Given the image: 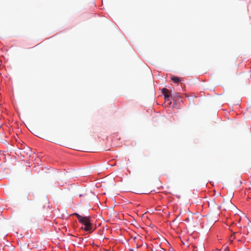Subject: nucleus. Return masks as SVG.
<instances>
[{"label":"nucleus","mask_w":251,"mask_h":251,"mask_svg":"<svg viewBox=\"0 0 251 251\" xmlns=\"http://www.w3.org/2000/svg\"><path fill=\"white\" fill-rule=\"evenodd\" d=\"M74 215L76 216L80 223L85 226V227L83 228L85 231L92 232L94 230V229L92 226L90 222V219L89 217L81 216L76 213H75Z\"/></svg>","instance_id":"obj_1"},{"label":"nucleus","mask_w":251,"mask_h":251,"mask_svg":"<svg viewBox=\"0 0 251 251\" xmlns=\"http://www.w3.org/2000/svg\"><path fill=\"white\" fill-rule=\"evenodd\" d=\"M171 78V80L175 83H178L183 80L182 78H179L175 76H172Z\"/></svg>","instance_id":"obj_2"},{"label":"nucleus","mask_w":251,"mask_h":251,"mask_svg":"<svg viewBox=\"0 0 251 251\" xmlns=\"http://www.w3.org/2000/svg\"><path fill=\"white\" fill-rule=\"evenodd\" d=\"M162 92L163 94L164 95L165 99L166 100L167 99V98L169 97V93L170 92H169V91L168 89H167L165 88H164L162 89Z\"/></svg>","instance_id":"obj_3"},{"label":"nucleus","mask_w":251,"mask_h":251,"mask_svg":"<svg viewBox=\"0 0 251 251\" xmlns=\"http://www.w3.org/2000/svg\"><path fill=\"white\" fill-rule=\"evenodd\" d=\"M229 251V249L228 247H226L225 249V251Z\"/></svg>","instance_id":"obj_4"},{"label":"nucleus","mask_w":251,"mask_h":251,"mask_svg":"<svg viewBox=\"0 0 251 251\" xmlns=\"http://www.w3.org/2000/svg\"><path fill=\"white\" fill-rule=\"evenodd\" d=\"M185 221H186L188 222V221H189V218H187V219L185 220Z\"/></svg>","instance_id":"obj_5"},{"label":"nucleus","mask_w":251,"mask_h":251,"mask_svg":"<svg viewBox=\"0 0 251 251\" xmlns=\"http://www.w3.org/2000/svg\"><path fill=\"white\" fill-rule=\"evenodd\" d=\"M235 232H233V234L231 235V238H232L233 236V234H235Z\"/></svg>","instance_id":"obj_6"}]
</instances>
